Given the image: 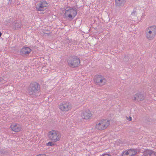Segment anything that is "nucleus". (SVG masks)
I'll return each mask as SVG.
<instances>
[{
	"label": "nucleus",
	"mask_w": 156,
	"mask_h": 156,
	"mask_svg": "<svg viewBox=\"0 0 156 156\" xmlns=\"http://www.w3.org/2000/svg\"><path fill=\"white\" fill-rule=\"evenodd\" d=\"M40 91L39 85L36 82L31 83L28 88V93L30 95L37 96Z\"/></svg>",
	"instance_id": "1"
},
{
	"label": "nucleus",
	"mask_w": 156,
	"mask_h": 156,
	"mask_svg": "<svg viewBox=\"0 0 156 156\" xmlns=\"http://www.w3.org/2000/svg\"><path fill=\"white\" fill-rule=\"evenodd\" d=\"M146 33V38L149 40H152L156 35V26L153 25L147 28Z\"/></svg>",
	"instance_id": "2"
},
{
	"label": "nucleus",
	"mask_w": 156,
	"mask_h": 156,
	"mask_svg": "<svg viewBox=\"0 0 156 156\" xmlns=\"http://www.w3.org/2000/svg\"><path fill=\"white\" fill-rule=\"evenodd\" d=\"M76 14V10L72 8L66 10L64 14V17L66 19L70 21L74 19Z\"/></svg>",
	"instance_id": "3"
},
{
	"label": "nucleus",
	"mask_w": 156,
	"mask_h": 156,
	"mask_svg": "<svg viewBox=\"0 0 156 156\" xmlns=\"http://www.w3.org/2000/svg\"><path fill=\"white\" fill-rule=\"evenodd\" d=\"M48 137L50 140L57 142L60 140L61 136L58 131L52 130L48 132Z\"/></svg>",
	"instance_id": "4"
},
{
	"label": "nucleus",
	"mask_w": 156,
	"mask_h": 156,
	"mask_svg": "<svg viewBox=\"0 0 156 156\" xmlns=\"http://www.w3.org/2000/svg\"><path fill=\"white\" fill-rule=\"evenodd\" d=\"M110 123V121L107 119L100 120L96 126V128L98 130H102L105 129Z\"/></svg>",
	"instance_id": "5"
},
{
	"label": "nucleus",
	"mask_w": 156,
	"mask_h": 156,
	"mask_svg": "<svg viewBox=\"0 0 156 156\" xmlns=\"http://www.w3.org/2000/svg\"><path fill=\"white\" fill-rule=\"evenodd\" d=\"M68 62L69 65L73 68L77 67L80 63V59L76 56L70 57Z\"/></svg>",
	"instance_id": "6"
},
{
	"label": "nucleus",
	"mask_w": 156,
	"mask_h": 156,
	"mask_svg": "<svg viewBox=\"0 0 156 156\" xmlns=\"http://www.w3.org/2000/svg\"><path fill=\"white\" fill-rule=\"evenodd\" d=\"M94 81L97 85L101 86L104 85L106 82V79L101 75H96L94 77Z\"/></svg>",
	"instance_id": "7"
},
{
	"label": "nucleus",
	"mask_w": 156,
	"mask_h": 156,
	"mask_svg": "<svg viewBox=\"0 0 156 156\" xmlns=\"http://www.w3.org/2000/svg\"><path fill=\"white\" fill-rule=\"evenodd\" d=\"M59 108L62 111L67 112L70 110L72 108L71 105L67 101H63L58 105Z\"/></svg>",
	"instance_id": "8"
},
{
	"label": "nucleus",
	"mask_w": 156,
	"mask_h": 156,
	"mask_svg": "<svg viewBox=\"0 0 156 156\" xmlns=\"http://www.w3.org/2000/svg\"><path fill=\"white\" fill-rule=\"evenodd\" d=\"M133 99L136 101H142L144 99V96L140 93H137L134 96Z\"/></svg>",
	"instance_id": "9"
},
{
	"label": "nucleus",
	"mask_w": 156,
	"mask_h": 156,
	"mask_svg": "<svg viewBox=\"0 0 156 156\" xmlns=\"http://www.w3.org/2000/svg\"><path fill=\"white\" fill-rule=\"evenodd\" d=\"M92 114L90 111L87 110L81 114L82 118L84 119H88L91 116Z\"/></svg>",
	"instance_id": "10"
},
{
	"label": "nucleus",
	"mask_w": 156,
	"mask_h": 156,
	"mask_svg": "<svg viewBox=\"0 0 156 156\" xmlns=\"http://www.w3.org/2000/svg\"><path fill=\"white\" fill-rule=\"evenodd\" d=\"M10 127L11 129L13 131L16 132H19L21 129V128L20 125L16 123H14L11 125Z\"/></svg>",
	"instance_id": "11"
},
{
	"label": "nucleus",
	"mask_w": 156,
	"mask_h": 156,
	"mask_svg": "<svg viewBox=\"0 0 156 156\" xmlns=\"http://www.w3.org/2000/svg\"><path fill=\"white\" fill-rule=\"evenodd\" d=\"M31 50L28 47L23 48L20 50L21 54L26 55L29 54L31 51Z\"/></svg>",
	"instance_id": "12"
},
{
	"label": "nucleus",
	"mask_w": 156,
	"mask_h": 156,
	"mask_svg": "<svg viewBox=\"0 0 156 156\" xmlns=\"http://www.w3.org/2000/svg\"><path fill=\"white\" fill-rule=\"evenodd\" d=\"M22 26V24L20 20H16L14 21L13 26L15 29H17L20 28Z\"/></svg>",
	"instance_id": "13"
},
{
	"label": "nucleus",
	"mask_w": 156,
	"mask_h": 156,
	"mask_svg": "<svg viewBox=\"0 0 156 156\" xmlns=\"http://www.w3.org/2000/svg\"><path fill=\"white\" fill-rule=\"evenodd\" d=\"M115 5L116 6H119L125 2V0H115Z\"/></svg>",
	"instance_id": "14"
},
{
	"label": "nucleus",
	"mask_w": 156,
	"mask_h": 156,
	"mask_svg": "<svg viewBox=\"0 0 156 156\" xmlns=\"http://www.w3.org/2000/svg\"><path fill=\"white\" fill-rule=\"evenodd\" d=\"M36 8L37 11H44L46 9L44 7L41 6L39 3L36 5Z\"/></svg>",
	"instance_id": "15"
},
{
	"label": "nucleus",
	"mask_w": 156,
	"mask_h": 156,
	"mask_svg": "<svg viewBox=\"0 0 156 156\" xmlns=\"http://www.w3.org/2000/svg\"><path fill=\"white\" fill-rule=\"evenodd\" d=\"M36 8L37 11H44L46 9L44 7L41 6L39 3L36 5Z\"/></svg>",
	"instance_id": "16"
},
{
	"label": "nucleus",
	"mask_w": 156,
	"mask_h": 156,
	"mask_svg": "<svg viewBox=\"0 0 156 156\" xmlns=\"http://www.w3.org/2000/svg\"><path fill=\"white\" fill-rule=\"evenodd\" d=\"M39 3L41 5V6L43 7H44L45 9L47 8V7L48 6V3L45 1H42L40 2Z\"/></svg>",
	"instance_id": "17"
},
{
	"label": "nucleus",
	"mask_w": 156,
	"mask_h": 156,
	"mask_svg": "<svg viewBox=\"0 0 156 156\" xmlns=\"http://www.w3.org/2000/svg\"><path fill=\"white\" fill-rule=\"evenodd\" d=\"M132 152L131 149L127 151L124 152L122 154V156H126L125 155H127L129 154H130Z\"/></svg>",
	"instance_id": "18"
},
{
	"label": "nucleus",
	"mask_w": 156,
	"mask_h": 156,
	"mask_svg": "<svg viewBox=\"0 0 156 156\" xmlns=\"http://www.w3.org/2000/svg\"><path fill=\"white\" fill-rule=\"evenodd\" d=\"M137 15V12L136 9H134L133 11L132 12L131 15L133 16H136Z\"/></svg>",
	"instance_id": "19"
},
{
	"label": "nucleus",
	"mask_w": 156,
	"mask_h": 156,
	"mask_svg": "<svg viewBox=\"0 0 156 156\" xmlns=\"http://www.w3.org/2000/svg\"><path fill=\"white\" fill-rule=\"evenodd\" d=\"M132 151V152L130 154L131 156L134 155L137 153V152L136 151V149H134Z\"/></svg>",
	"instance_id": "20"
},
{
	"label": "nucleus",
	"mask_w": 156,
	"mask_h": 156,
	"mask_svg": "<svg viewBox=\"0 0 156 156\" xmlns=\"http://www.w3.org/2000/svg\"><path fill=\"white\" fill-rule=\"evenodd\" d=\"M46 145L47 146H52L54 145V144L52 142H49L46 144Z\"/></svg>",
	"instance_id": "21"
},
{
	"label": "nucleus",
	"mask_w": 156,
	"mask_h": 156,
	"mask_svg": "<svg viewBox=\"0 0 156 156\" xmlns=\"http://www.w3.org/2000/svg\"><path fill=\"white\" fill-rule=\"evenodd\" d=\"M128 57L127 56H126L123 58V60L124 62H127L128 60Z\"/></svg>",
	"instance_id": "22"
},
{
	"label": "nucleus",
	"mask_w": 156,
	"mask_h": 156,
	"mask_svg": "<svg viewBox=\"0 0 156 156\" xmlns=\"http://www.w3.org/2000/svg\"><path fill=\"white\" fill-rule=\"evenodd\" d=\"M149 156H155L154 152V151H151L150 153Z\"/></svg>",
	"instance_id": "23"
},
{
	"label": "nucleus",
	"mask_w": 156,
	"mask_h": 156,
	"mask_svg": "<svg viewBox=\"0 0 156 156\" xmlns=\"http://www.w3.org/2000/svg\"><path fill=\"white\" fill-rule=\"evenodd\" d=\"M101 156H112L110 154H103Z\"/></svg>",
	"instance_id": "24"
},
{
	"label": "nucleus",
	"mask_w": 156,
	"mask_h": 156,
	"mask_svg": "<svg viewBox=\"0 0 156 156\" xmlns=\"http://www.w3.org/2000/svg\"><path fill=\"white\" fill-rule=\"evenodd\" d=\"M37 156H46V155L45 154H39Z\"/></svg>",
	"instance_id": "25"
},
{
	"label": "nucleus",
	"mask_w": 156,
	"mask_h": 156,
	"mask_svg": "<svg viewBox=\"0 0 156 156\" xmlns=\"http://www.w3.org/2000/svg\"><path fill=\"white\" fill-rule=\"evenodd\" d=\"M129 121H131L132 120V118L131 117H129V119H127Z\"/></svg>",
	"instance_id": "26"
},
{
	"label": "nucleus",
	"mask_w": 156,
	"mask_h": 156,
	"mask_svg": "<svg viewBox=\"0 0 156 156\" xmlns=\"http://www.w3.org/2000/svg\"><path fill=\"white\" fill-rule=\"evenodd\" d=\"M11 19H10V20H9H9H8L7 21V22H9V23H10V22H12V21H11Z\"/></svg>",
	"instance_id": "27"
},
{
	"label": "nucleus",
	"mask_w": 156,
	"mask_h": 156,
	"mask_svg": "<svg viewBox=\"0 0 156 156\" xmlns=\"http://www.w3.org/2000/svg\"><path fill=\"white\" fill-rule=\"evenodd\" d=\"M2 33L0 32V37H1V36H2Z\"/></svg>",
	"instance_id": "28"
}]
</instances>
